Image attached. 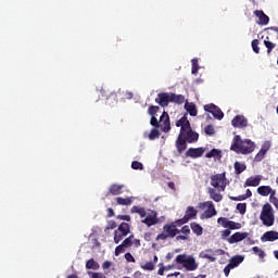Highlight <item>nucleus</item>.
Listing matches in <instances>:
<instances>
[{
	"label": "nucleus",
	"mask_w": 278,
	"mask_h": 278,
	"mask_svg": "<svg viewBox=\"0 0 278 278\" xmlns=\"http://www.w3.org/2000/svg\"><path fill=\"white\" fill-rule=\"evenodd\" d=\"M176 127H180V132L176 139L175 147L177 152L181 155V153L188 149V143L193 144L194 142H199V132L192 130L187 115L176 121Z\"/></svg>",
	"instance_id": "1"
},
{
	"label": "nucleus",
	"mask_w": 278,
	"mask_h": 278,
	"mask_svg": "<svg viewBox=\"0 0 278 278\" xmlns=\"http://www.w3.org/2000/svg\"><path fill=\"white\" fill-rule=\"evenodd\" d=\"M230 151L235 153H241L242 155H249L255 151V142L251 139L242 140L240 135H236L230 146Z\"/></svg>",
	"instance_id": "2"
},
{
	"label": "nucleus",
	"mask_w": 278,
	"mask_h": 278,
	"mask_svg": "<svg viewBox=\"0 0 278 278\" xmlns=\"http://www.w3.org/2000/svg\"><path fill=\"white\" fill-rule=\"evenodd\" d=\"M260 220H262L264 227H273L275 225V210L270 203H265L260 214Z\"/></svg>",
	"instance_id": "3"
},
{
	"label": "nucleus",
	"mask_w": 278,
	"mask_h": 278,
	"mask_svg": "<svg viewBox=\"0 0 278 278\" xmlns=\"http://www.w3.org/2000/svg\"><path fill=\"white\" fill-rule=\"evenodd\" d=\"M150 124L156 129H160L161 127L164 134H168V131H170V116H168V113L166 111L162 113V115L160 116V121H157V117L151 116Z\"/></svg>",
	"instance_id": "4"
},
{
	"label": "nucleus",
	"mask_w": 278,
	"mask_h": 278,
	"mask_svg": "<svg viewBox=\"0 0 278 278\" xmlns=\"http://www.w3.org/2000/svg\"><path fill=\"white\" fill-rule=\"evenodd\" d=\"M228 185L229 180H227V173L224 172L222 174L211 176V186L218 192H225Z\"/></svg>",
	"instance_id": "5"
},
{
	"label": "nucleus",
	"mask_w": 278,
	"mask_h": 278,
	"mask_svg": "<svg viewBox=\"0 0 278 278\" xmlns=\"http://www.w3.org/2000/svg\"><path fill=\"white\" fill-rule=\"evenodd\" d=\"M176 264H182L184 268L186 270H197L199 268V264H197V260H194V256L189 255L187 256L186 254H179L175 258Z\"/></svg>",
	"instance_id": "6"
},
{
	"label": "nucleus",
	"mask_w": 278,
	"mask_h": 278,
	"mask_svg": "<svg viewBox=\"0 0 278 278\" xmlns=\"http://www.w3.org/2000/svg\"><path fill=\"white\" fill-rule=\"evenodd\" d=\"M179 233V229H177V225L175 223L166 224L163 226V232L156 236V241L159 240H168V238H175Z\"/></svg>",
	"instance_id": "7"
},
{
	"label": "nucleus",
	"mask_w": 278,
	"mask_h": 278,
	"mask_svg": "<svg viewBox=\"0 0 278 278\" xmlns=\"http://www.w3.org/2000/svg\"><path fill=\"white\" fill-rule=\"evenodd\" d=\"M131 231V226L128 223L123 222L114 231V242L118 244L123 238H127Z\"/></svg>",
	"instance_id": "8"
},
{
	"label": "nucleus",
	"mask_w": 278,
	"mask_h": 278,
	"mask_svg": "<svg viewBox=\"0 0 278 278\" xmlns=\"http://www.w3.org/2000/svg\"><path fill=\"white\" fill-rule=\"evenodd\" d=\"M200 207H207V210H205L201 215L202 220L207 218H213V216H216L217 214L216 207L214 206L213 201H206V202L200 203Z\"/></svg>",
	"instance_id": "9"
},
{
	"label": "nucleus",
	"mask_w": 278,
	"mask_h": 278,
	"mask_svg": "<svg viewBox=\"0 0 278 278\" xmlns=\"http://www.w3.org/2000/svg\"><path fill=\"white\" fill-rule=\"evenodd\" d=\"M198 214H199V211H197V208H194V206H188L185 212V216L180 219H177L175 223H176V225H179V226L186 225V223H188L189 220L197 218Z\"/></svg>",
	"instance_id": "10"
},
{
	"label": "nucleus",
	"mask_w": 278,
	"mask_h": 278,
	"mask_svg": "<svg viewBox=\"0 0 278 278\" xmlns=\"http://www.w3.org/2000/svg\"><path fill=\"white\" fill-rule=\"evenodd\" d=\"M204 111L212 114L214 116V118H216L217 121H223V118L225 117V113H223L220 108H218L214 103L205 104Z\"/></svg>",
	"instance_id": "11"
},
{
	"label": "nucleus",
	"mask_w": 278,
	"mask_h": 278,
	"mask_svg": "<svg viewBox=\"0 0 278 278\" xmlns=\"http://www.w3.org/2000/svg\"><path fill=\"white\" fill-rule=\"evenodd\" d=\"M143 225H147V227H153V225H157L160 223V218H157V212L155 211H149L146 215V218L141 220Z\"/></svg>",
	"instance_id": "12"
},
{
	"label": "nucleus",
	"mask_w": 278,
	"mask_h": 278,
	"mask_svg": "<svg viewBox=\"0 0 278 278\" xmlns=\"http://www.w3.org/2000/svg\"><path fill=\"white\" fill-rule=\"evenodd\" d=\"M155 103H157L161 108H168L170 103V93L168 92H161L155 98Z\"/></svg>",
	"instance_id": "13"
},
{
	"label": "nucleus",
	"mask_w": 278,
	"mask_h": 278,
	"mask_svg": "<svg viewBox=\"0 0 278 278\" xmlns=\"http://www.w3.org/2000/svg\"><path fill=\"white\" fill-rule=\"evenodd\" d=\"M203 153H205V148H189L186 152V157L197 160L198 157H203Z\"/></svg>",
	"instance_id": "14"
},
{
	"label": "nucleus",
	"mask_w": 278,
	"mask_h": 278,
	"mask_svg": "<svg viewBox=\"0 0 278 278\" xmlns=\"http://www.w3.org/2000/svg\"><path fill=\"white\" fill-rule=\"evenodd\" d=\"M249 238V232H235L227 239L229 244H236L238 242H242V240H247Z\"/></svg>",
	"instance_id": "15"
},
{
	"label": "nucleus",
	"mask_w": 278,
	"mask_h": 278,
	"mask_svg": "<svg viewBox=\"0 0 278 278\" xmlns=\"http://www.w3.org/2000/svg\"><path fill=\"white\" fill-rule=\"evenodd\" d=\"M231 125L235 127H239L240 129L248 127L249 121L243 115H237L231 121Z\"/></svg>",
	"instance_id": "16"
},
{
	"label": "nucleus",
	"mask_w": 278,
	"mask_h": 278,
	"mask_svg": "<svg viewBox=\"0 0 278 278\" xmlns=\"http://www.w3.org/2000/svg\"><path fill=\"white\" fill-rule=\"evenodd\" d=\"M254 15L258 18L257 25H268L270 23V17L262 10H255Z\"/></svg>",
	"instance_id": "17"
},
{
	"label": "nucleus",
	"mask_w": 278,
	"mask_h": 278,
	"mask_svg": "<svg viewBox=\"0 0 278 278\" xmlns=\"http://www.w3.org/2000/svg\"><path fill=\"white\" fill-rule=\"evenodd\" d=\"M123 188H125V185H118V184L111 185L109 187L108 197H110V194L112 197H118V194H123Z\"/></svg>",
	"instance_id": "18"
},
{
	"label": "nucleus",
	"mask_w": 278,
	"mask_h": 278,
	"mask_svg": "<svg viewBox=\"0 0 278 278\" xmlns=\"http://www.w3.org/2000/svg\"><path fill=\"white\" fill-rule=\"evenodd\" d=\"M261 240L263 242H275V240H278V231H275V230L266 231L261 238Z\"/></svg>",
	"instance_id": "19"
},
{
	"label": "nucleus",
	"mask_w": 278,
	"mask_h": 278,
	"mask_svg": "<svg viewBox=\"0 0 278 278\" xmlns=\"http://www.w3.org/2000/svg\"><path fill=\"white\" fill-rule=\"evenodd\" d=\"M102 97H105L106 101H113V103H118V93L116 91H106L105 89H101Z\"/></svg>",
	"instance_id": "20"
},
{
	"label": "nucleus",
	"mask_w": 278,
	"mask_h": 278,
	"mask_svg": "<svg viewBox=\"0 0 278 278\" xmlns=\"http://www.w3.org/2000/svg\"><path fill=\"white\" fill-rule=\"evenodd\" d=\"M262 182V178L260 176H255V177H250L245 180L244 182V188H257V186H260V184Z\"/></svg>",
	"instance_id": "21"
},
{
	"label": "nucleus",
	"mask_w": 278,
	"mask_h": 278,
	"mask_svg": "<svg viewBox=\"0 0 278 278\" xmlns=\"http://www.w3.org/2000/svg\"><path fill=\"white\" fill-rule=\"evenodd\" d=\"M208 194L210 199L215 201V203H220V201H223V194H220V191H216L214 188H208Z\"/></svg>",
	"instance_id": "22"
},
{
	"label": "nucleus",
	"mask_w": 278,
	"mask_h": 278,
	"mask_svg": "<svg viewBox=\"0 0 278 278\" xmlns=\"http://www.w3.org/2000/svg\"><path fill=\"white\" fill-rule=\"evenodd\" d=\"M242 262H244V256L242 255H236V256H232L230 260H229V263L228 265L231 266V268H238V266H240V264H242Z\"/></svg>",
	"instance_id": "23"
},
{
	"label": "nucleus",
	"mask_w": 278,
	"mask_h": 278,
	"mask_svg": "<svg viewBox=\"0 0 278 278\" xmlns=\"http://www.w3.org/2000/svg\"><path fill=\"white\" fill-rule=\"evenodd\" d=\"M186 102V97L184 94L170 93V103H176L181 105Z\"/></svg>",
	"instance_id": "24"
},
{
	"label": "nucleus",
	"mask_w": 278,
	"mask_h": 278,
	"mask_svg": "<svg viewBox=\"0 0 278 278\" xmlns=\"http://www.w3.org/2000/svg\"><path fill=\"white\" fill-rule=\"evenodd\" d=\"M185 110H187V112H188V114H190V116H197V114H198L197 104H194V102H186Z\"/></svg>",
	"instance_id": "25"
},
{
	"label": "nucleus",
	"mask_w": 278,
	"mask_h": 278,
	"mask_svg": "<svg viewBox=\"0 0 278 278\" xmlns=\"http://www.w3.org/2000/svg\"><path fill=\"white\" fill-rule=\"evenodd\" d=\"M205 157H207L208 160L212 157L220 160L223 157V151L218 149H212L210 152L205 154Z\"/></svg>",
	"instance_id": "26"
},
{
	"label": "nucleus",
	"mask_w": 278,
	"mask_h": 278,
	"mask_svg": "<svg viewBox=\"0 0 278 278\" xmlns=\"http://www.w3.org/2000/svg\"><path fill=\"white\" fill-rule=\"evenodd\" d=\"M266 153H268V148L262 146L260 152L254 156V162H262L266 157Z\"/></svg>",
	"instance_id": "27"
},
{
	"label": "nucleus",
	"mask_w": 278,
	"mask_h": 278,
	"mask_svg": "<svg viewBox=\"0 0 278 278\" xmlns=\"http://www.w3.org/2000/svg\"><path fill=\"white\" fill-rule=\"evenodd\" d=\"M131 214H139L140 218H146L147 216V210L144 207L140 206H132L130 210Z\"/></svg>",
	"instance_id": "28"
},
{
	"label": "nucleus",
	"mask_w": 278,
	"mask_h": 278,
	"mask_svg": "<svg viewBox=\"0 0 278 278\" xmlns=\"http://www.w3.org/2000/svg\"><path fill=\"white\" fill-rule=\"evenodd\" d=\"M117 205H131V203H134V198H122V197H117L115 199Z\"/></svg>",
	"instance_id": "29"
},
{
	"label": "nucleus",
	"mask_w": 278,
	"mask_h": 278,
	"mask_svg": "<svg viewBox=\"0 0 278 278\" xmlns=\"http://www.w3.org/2000/svg\"><path fill=\"white\" fill-rule=\"evenodd\" d=\"M190 227H191L193 233H195V236H203V227L200 226L199 224H197V222H192L190 224Z\"/></svg>",
	"instance_id": "30"
},
{
	"label": "nucleus",
	"mask_w": 278,
	"mask_h": 278,
	"mask_svg": "<svg viewBox=\"0 0 278 278\" xmlns=\"http://www.w3.org/2000/svg\"><path fill=\"white\" fill-rule=\"evenodd\" d=\"M247 170V164L240 163V162H235V173L236 175H242Z\"/></svg>",
	"instance_id": "31"
},
{
	"label": "nucleus",
	"mask_w": 278,
	"mask_h": 278,
	"mask_svg": "<svg viewBox=\"0 0 278 278\" xmlns=\"http://www.w3.org/2000/svg\"><path fill=\"white\" fill-rule=\"evenodd\" d=\"M87 270H99V263L94 261V258H90L86 263Z\"/></svg>",
	"instance_id": "32"
},
{
	"label": "nucleus",
	"mask_w": 278,
	"mask_h": 278,
	"mask_svg": "<svg viewBox=\"0 0 278 278\" xmlns=\"http://www.w3.org/2000/svg\"><path fill=\"white\" fill-rule=\"evenodd\" d=\"M257 192L261 197H268L270 194V186H261L257 188Z\"/></svg>",
	"instance_id": "33"
},
{
	"label": "nucleus",
	"mask_w": 278,
	"mask_h": 278,
	"mask_svg": "<svg viewBox=\"0 0 278 278\" xmlns=\"http://www.w3.org/2000/svg\"><path fill=\"white\" fill-rule=\"evenodd\" d=\"M226 229H228L229 231H233L236 229H242V224L236 223L233 220H229Z\"/></svg>",
	"instance_id": "34"
},
{
	"label": "nucleus",
	"mask_w": 278,
	"mask_h": 278,
	"mask_svg": "<svg viewBox=\"0 0 278 278\" xmlns=\"http://www.w3.org/2000/svg\"><path fill=\"white\" fill-rule=\"evenodd\" d=\"M264 46L267 49V54L270 55V53H273V49H275V47H277V45L273 43L271 41L268 40H264Z\"/></svg>",
	"instance_id": "35"
},
{
	"label": "nucleus",
	"mask_w": 278,
	"mask_h": 278,
	"mask_svg": "<svg viewBox=\"0 0 278 278\" xmlns=\"http://www.w3.org/2000/svg\"><path fill=\"white\" fill-rule=\"evenodd\" d=\"M160 112V106L157 105H150L148 109V114L150 116H156V114Z\"/></svg>",
	"instance_id": "36"
},
{
	"label": "nucleus",
	"mask_w": 278,
	"mask_h": 278,
	"mask_svg": "<svg viewBox=\"0 0 278 278\" xmlns=\"http://www.w3.org/2000/svg\"><path fill=\"white\" fill-rule=\"evenodd\" d=\"M123 247H125L126 249H129V247H131V244H134V235H130L129 237H127L123 242H122Z\"/></svg>",
	"instance_id": "37"
},
{
	"label": "nucleus",
	"mask_w": 278,
	"mask_h": 278,
	"mask_svg": "<svg viewBox=\"0 0 278 278\" xmlns=\"http://www.w3.org/2000/svg\"><path fill=\"white\" fill-rule=\"evenodd\" d=\"M191 62H192L191 73H192V75H197V73H199V60L192 59Z\"/></svg>",
	"instance_id": "38"
},
{
	"label": "nucleus",
	"mask_w": 278,
	"mask_h": 278,
	"mask_svg": "<svg viewBox=\"0 0 278 278\" xmlns=\"http://www.w3.org/2000/svg\"><path fill=\"white\" fill-rule=\"evenodd\" d=\"M131 168L134 170H144V165L141 163V162H138V161H134L131 163Z\"/></svg>",
	"instance_id": "39"
},
{
	"label": "nucleus",
	"mask_w": 278,
	"mask_h": 278,
	"mask_svg": "<svg viewBox=\"0 0 278 278\" xmlns=\"http://www.w3.org/2000/svg\"><path fill=\"white\" fill-rule=\"evenodd\" d=\"M156 138H160V130H157V128H154L149 134V140H155Z\"/></svg>",
	"instance_id": "40"
},
{
	"label": "nucleus",
	"mask_w": 278,
	"mask_h": 278,
	"mask_svg": "<svg viewBox=\"0 0 278 278\" xmlns=\"http://www.w3.org/2000/svg\"><path fill=\"white\" fill-rule=\"evenodd\" d=\"M228 223H229V218H227V217H219L217 219V224L222 225V227H224L225 229H227Z\"/></svg>",
	"instance_id": "41"
},
{
	"label": "nucleus",
	"mask_w": 278,
	"mask_h": 278,
	"mask_svg": "<svg viewBox=\"0 0 278 278\" xmlns=\"http://www.w3.org/2000/svg\"><path fill=\"white\" fill-rule=\"evenodd\" d=\"M142 270H155V265L153 262H148L144 265H141Z\"/></svg>",
	"instance_id": "42"
},
{
	"label": "nucleus",
	"mask_w": 278,
	"mask_h": 278,
	"mask_svg": "<svg viewBox=\"0 0 278 278\" xmlns=\"http://www.w3.org/2000/svg\"><path fill=\"white\" fill-rule=\"evenodd\" d=\"M204 131L206 136H214V134H216V130L214 129L213 125L205 126Z\"/></svg>",
	"instance_id": "43"
},
{
	"label": "nucleus",
	"mask_w": 278,
	"mask_h": 278,
	"mask_svg": "<svg viewBox=\"0 0 278 278\" xmlns=\"http://www.w3.org/2000/svg\"><path fill=\"white\" fill-rule=\"evenodd\" d=\"M252 50L254 51V53H260V40L258 39L252 40Z\"/></svg>",
	"instance_id": "44"
},
{
	"label": "nucleus",
	"mask_w": 278,
	"mask_h": 278,
	"mask_svg": "<svg viewBox=\"0 0 278 278\" xmlns=\"http://www.w3.org/2000/svg\"><path fill=\"white\" fill-rule=\"evenodd\" d=\"M253 253H255L258 257H264L266 254L264 253V251L262 249H260V247H253L252 248Z\"/></svg>",
	"instance_id": "45"
},
{
	"label": "nucleus",
	"mask_w": 278,
	"mask_h": 278,
	"mask_svg": "<svg viewBox=\"0 0 278 278\" xmlns=\"http://www.w3.org/2000/svg\"><path fill=\"white\" fill-rule=\"evenodd\" d=\"M237 210L241 214H247V203L237 204Z\"/></svg>",
	"instance_id": "46"
},
{
	"label": "nucleus",
	"mask_w": 278,
	"mask_h": 278,
	"mask_svg": "<svg viewBox=\"0 0 278 278\" xmlns=\"http://www.w3.org/2000/svg\"><path fill=\"white\" fill-rule=\"evenodd\" d=\"M125 245L119 244L115 248V256L118 257V255H121V253H125Z\"/></svg>",
	"instance_id": "47"
},
{
	"label": "nucleus",
	"mask_w": 278,
	"mask_h": 278,
	"mask_svg": "<svg viewBox=\"0 0 278 278\" xmlns=\"http://www.w3.org/2000/svg\"><path fill=\"white\" fill-rule=\"evenodd\" d=\"M222 240H227L231 236V230L229 228L220 231Z\"/></svg>",
	"instance_id": "48"
},
{
	"label": "nucleus",
	"mask_w": 278,
	"mask_h": 278,
	"mask_svg": "<svg viewBox=\"0 0 278 278\" xmlns=\"http://www.w3.org/2000/svg\"><path fill=\"white\" fill-rule=\"evenodd\" d=\"M110 229H116V222H114V220L108 222V225H106L104 231H110Z\"/></svg>",
	"instance_id": "49"
},
{
	"label": "nucleus",
	"mask_w": 278,
	"mask_h": 278,
	"mask_svg": "<svg viewBox=\"0 0 278 278\" xmlns=\"http://www.w3.org/2000/svg\"><path fill=\"white\" fill-rule=\"evenodd\" d=\"M201 257H203L204 260H210V262H216V257L212 256L210 253H201L200 254Z\"/></svg>",
	"instance_id": "50"
},
{
	"label": "nucleus",
	"mask_w": 278,
	"mask_h": 278,
	"mask_svg": "<svg viewBox=\"0 0 278 278\" xmlns=\"http://www.w3.org/2000/svg\"><path fill=\"white\" fill-rule=\"evenodd\" d=\"M124 257H125V260H126V262H129V263H136V258L134 257V255H131V253H126L125 255H124Z\"/></svg>",
	"instance_id": "51"
},
{
	"label": "nucleus",
	"mask_w": 278,
	"mask_h": 278,
	"mask_svg": "<svg viewBox=\"0 0 278 278\" xmlns=\"http://www.w3.org/2000/svg\"><path fill=\"white\" fill-rule=\"evenodd\" d=\"M89 275H91L90 278H108L103 273H89Z\"/></svg>",
	"instance_id": "52"
},
{
	"label": "nucleus",
	"mask_w": 278,
	"mask_h": 278,
	"mask_svg": "<svg viewBox=\"0 0 278 278\" xmlns=\"http://www.w3.org/2000/svg\"><path fill=\"white\" fill-rule=\"evenodd\" d=\"M230 201H247V197H244V194L238 197H230Z\"/></svg>",
	"instance_id": "53"
},
{
	"label": "nucleus",
	"mask_w": 278,
	"mask_h": 278,
	"mask_svg": "<svg viewBox=\"0 0 278 278\" xmlns=\"http://www.w3.org/2000/svg\"><path fill=\"white\" fill-rule=\"evenodd\" d=\"M231 270H233V268L228 264V265L224 268V275H225V277H229V273H231Z\"/></svg>",
	"instance_id": "54"
},
{
	"label": "nucleus",
	"mask_w": 278,
	"mask_h": 278,
	"mask_svg": "<svg viewBox=\"0 0 278 278\" xmlns=\"http://www.w3.org/2000/svg\"><path fill=\"white\" fill-rule=\"evenodd\" d=\"M180 231L185 233V236H190V226H184Z\"/></svg>",
	"instance_id": "55"
},
{
	"label": "nucleus",
	"mask_w": 278,
	"mask_h": 278,
	"mask_svg": "<svg viewBox=\"0 0 278 278\" xmlns=\"http://www.w3.org/2000/svg\"><path fill=\"white\" fill-rule=\"evenodd\" d=\"M117 218L119 220H126L127 223H129L131 220V216H129V215H118Z\"/></svg>",
	"instance_id": "56"
},
{
	"label": "nucleus",
	"mask_w": 278,
	"mask_h": 278,
	"mask_svg": "<svg viewBox=\"0 0 278 278\" xmlns=\"http://www.w3.org/2000/svg\"><path fill=\"white\" fill-rule=\"evenodd\" d=\"M269 202L274 204L276 210H278V199H277V197L269 198Z\"/></svg>",
	"instance_id": "57"
},
{
	"label": "nucleus",
	"mask_w": 278,
	"mask_h": 278,
	"mask_svg": "<svg viewBox=\"0 0 278 278\" xmlns=\"http://www.w3.org/2000/svg\"><path fill=\"white\" fill-rule=\"evenodd\" d=\"M111 266H112V262H110V261H105V262L102 264V268H103L104 270H108V268H111Z\"/></svg>",
	"instance_id": "58"
},
{
	"label": "nucleus",
	"mask_w": 278,
	"mask_h": 278,
	"mask_svg": "<svg viewBox=\"0 0 278 278\" xmlns=\"http://www.w3.org/2000/svg\"><path fill=\"white\" fill-rule=\"evenodd\" d=\"M106 212H108V218H112V216H114V208L109 207V208L106 210Z\"/></svg>",
	"instance_id": "59"
},
{
	"label": "nucleus",
	"mask_w": 278,
	"mask_h": 278,
	"mask_svg": "<svg viewBox=\"0 0 278 278\" xmlns=\"http://www.w3.org/2000/svg\"><path fill=\"white\" fill-rule=\"evenodd\" d=\"M243 197H245V199H251V197H253V192H251V189H247L245 194H243Z\"/></svg>",
	"instance_id": "60"
},
{
	"label": "nucleus",
	"mask_w": 278,
	"mask_h": 278,
	"mask_svg": "<svg viewBox=\"0 0 278 278\" xmlns=\"http://www.w3.org/2000/svg\"><path fill=\"white\" fill-rule=\"evenodd\" d=\"M277 194V191L270 187L269 199H273Z\"/></svg>",
	"instance_id": "61"
},
{
	"label": "nucleus",
	"mask_w": 278,
	"mask_h": 278,
	"mask_svg": "<svg viewBox=\"0 0 278 278\" xmlns=\"http://www.w3.org/2000/svg\"><path fill=\"white\" fill-rule=\"evenodd\" d=\"M167 186H168V188H170V190H175V182L169 181V182L167 184Z\"/></svg>",
	"instance_id": "62"
},
{
	"label": "nucleus",
	"mask_w": 278,
	"mask_h": 278,
	"mask_svg": "<svg viewBox=\"0 0 278 278\" xmlns=\"http://www.w3.org/2000/svg\"><path fill=\"white\" fill-rule=\"evenodd\" d=\"M164 270H165V268H164V267H161V268L157 270V275L163 276V275H164Z\"/></svg>",
	"instance_id": "63"
},
{
	"label": "nucleus",
	"mask_w": 278,
	"mask_h": 278,
	"mask_svg": "<svg viewBox=\"0 0 278 278\" xmlns=\"http://www.w3.org/2000/svg\"><path fill=\"white\" fill-rule=\"evenodd\" d=\"M177 240H188V237L180 235L177 237Z\"/></svg>",
	"instance_id": "64"
}]
</instances>
